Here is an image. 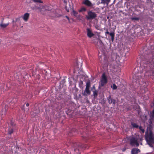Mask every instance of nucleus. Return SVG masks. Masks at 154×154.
<instances>
[{
    "mask_svg": "<svg viewBox=\"0 0 154 154\" xmlns=\"http://www.w3.org/2000/svg\"><path fill=\"white\" fill-rule=\"evenodd\" d=\"M152 58H150L148 61H144L143 63L146 66H144V67H147L149 66L150 68H152V66H154V62L153 61Z\"/></svg>",
    "mask_w": 154,
    "mask_h": 154,
    "instance_id": "nucleus-7",
    "label": "nucleus"
},
{
    "mask_svg": "<svg viewBox=\"0 0 154 154\" xmlns=\"http://www.w3.org/2000/svg\"><path fill=\"white\" fill-rule=\"evenodd\" d=\"M78 14V13L74 10H73L72 11V14L74 15V16L75 17H77V14Z\"/></svg>",
    "mask_w": 154,
    "mask_h": 154,
    "instance_id": "nucleus-26",
    "label": "nucleus"
},
{
    "mask_svg": "<svg viewBox=\"0 0 154 154\" xmlns=\"http://www.w3.org/2000/svg\"><path fill=\"white\" fill-rule=\"evenodd\" d=\"M9 24V23L7 24H0V26L3 28H5Z\"/></svg>",
    "mask_w": 154,
    "mask_h": 154,
    "instance_id": "nucleus-25",
    "label": "nucleus"
},
{
    "mask_svg": "<svg viewBox=\"0 0 154 154\" xmlns=\"http://www.w3.org/2000/svg\"><path fill=\"white\" fill-rule=\"evenodd\" d=\"M42 8H44V9H45V11H49L51 10V9L50 8L47 6V5H44V6H42Z\"/></svg>",
    "mask_w": 154,
    "mask_h": 154,
    "instance_id": "nucleus-21",
    "label": "nucleus"
},
{
    "mask_svg": "<svg viewBox=\"0 0 154 154\" xmlns=\"http://www.w3.org/2000/svg\"><path fill=\"white\" fill-rule=\"evenodd\" d=\"M18 18H16V21H17L18 20Z\"/></svg>",
    "mask_w": 154,
    "mask_h": 154,
    "instance_id": "nucleus-37",
    "label": "nucleus"
},
{
    "mask_svg": "<svg viewBox=\"0 0 154 154\" xmlns=\"http://www.w3.org/2000/svg\"><path fill=\"white\" fill-rule=\"evenodd\" d=\"M131 125L132 126L133 128H137L139 127V126L138 125H137V124L136 123H135L134 122H131Z\"/></svg>",
    "mask_w": 154,
    "mask_h": 154,
    "instance_id": "nucleus-19",
    "label": "nucleus"
},
{
    "mask_svg": "<svg viewBox=\"0 0 154 154\" xmlns=\"http://www.w3.org/2000/svg\"><path fill=\"white\" fill-rule=\"evenodd\" d=\"M26 105L27 106H29V103H27Z\"/></svg>",
    "mask_w": 154,
    "mask_h": 154,
    "instance_id": "nucleus-35",
    "label": "nucleus"
},
{
    "mask_svg": "<svg viewBox=\"0 0 154 154\" xmlns=\"http://www.w3.org/2000/svg\"><path fill=\"white\" fill-rule=\"evenodd\" d=\"M3 84H1V85H0V87H1V86H2V88H0L1 89H2L3 88Z\"/></svg>",
    "mask_w": 154,
    "mask_h": 154,
    "instance_id": "nucleus-33",
    "label": "nucleus"
},
{
    "mask_svg": "<svg viewBox=\"0 0 154 154\" xmlns=\"http://www.w3.org/2000/svg\"><path fill=\"white\" fill-rule=\"evenodd\" d=\"M145 138L147 143L152 146V144L154 143V134H153L150 128H147L145 135Z\"/></svg>",
    "mask_w": 154,
    "mask_h": 154,
    "instance_id": "nucleus-2",
    "label": "nucleus"
},
{
    "mask_svg": "<svg viewBox=\"0 0 154 154\" xmlns=\"http://www.w3.org/2000/svg\"><path fill=\"white\" fill-rule=\"evenodd\" d=\"M110 33L107 30L106 32H105V34H109Z\"/></svg>",
    "mask_w": 154,
    "mask_h": 154,
    "instance_id": "nucleus-34",
    "label": "nucleus"
},
{
    "mask_svg": "<svg viewBox=\"0 0 154 154\" xmlns=\"http://www.w3.org/2000/svg\"><path fill=\"white\" fill-rule=\"evenodd\" d=\"M86 11V9L85 8H82L80 9L79 11V12H82L83 11Z\"/></svg>",
    "mask_w": 154,
    "mask_h": 154,
    "instance_id": "nucleus-28",
    "label": "nucleus"
},
{
    "mask_svg": "<svg viewBox=\"0 0 154 154\" xmlns=\"http://www.w3.org/2000/svg\"><path fill=\"white\" fill-rule=\"evenodd\" d=\"M139 129L141 131L142 133H144L145 132V130L143 128L142 126H139Z\"/></svg>",
    "mask_w": 154,
    "mask_h": 154,
    "instance_id": "nucleus-30",
    "label": "nucleus"
},
{
    "mask_svg": "<svg viewBox=\"0 0 154 154\" xmlns=\"http://www.w3.org/2000/svg\"><path fill=\"white\" fill-rule=\"evenodd\" d=\"M29 14L28 13H26L24 14L22 16V18L25 22L27 21L29 17Z\"/></svg>",
    "mask_w": 154,
    "mask_h": 154,
    "instance_id": "nucleus-9",
    "label": "nucleus"
},
{
    "mask_svg": "<svg viewBox=\"0 0 154 154\" xmlns=\"http://www.w3.org/2000/svg\"><path fill=\"white\" fill-rule=\"evenodd\" d=\"M91 92L89 90V88H85V91L83 93V95L85 96H87L88 95L90 94Z\"/></svg>",
    "mask_w": 154,
    "mask_h": 154,
    "instance_id": "nucleus-12",
    "label": "nucleus"
},
{
    "mask_svg": "<svg viewBox=\"0 0 154 154\" xmlns=\"http://www.w3.org/2000/svg\"><path fill=\"white\" fill-rule=\"evenodd\" d=\"M133 79L134 80L133 81H134L135 82L139 84L140 80L139 79V78L137 77V79H136V77L135 76H133Z\"/></svg>",
    "mask_w": 154,
    "mask_h": 154,
    "instance_id": "nucleus-20",
    "label": "nucleus"
},
{
    "mask_svg": "<svg viewBox=\"0 0 154 154\" xmlns=\"http://www.w3.org/2000/svg\"><path fill=\"white\" fill-rule=\"evenodd\" d=\"M97 93H98V91L96 90H95L94 91H93V94L94 97L95 98L97 97V95H98Z\"/></svg>",
    "mask_w": 154,
    "mask_h": 154,
    "instance_id": "nucleus-22",
    "label": "nucleus"
},
{
    "mask_svg": "<svg viewBox=\"0 0 154 154\" xmlns=\"http://www.w3.org/2000/svg\"><path fill=\"white\" fill-rule=\"evenodd\" d=\"M110 35L111 36V39L112 41H113L114 40V36H115V32H110L109 33Z\"/></svg>",
    "mask_w": 154,
    "mask_h": 154,
    "instance_id": "nucleus-18",
    "label": "nucleus"
},
{
    "mask_svg": "<svg viewBox=\"0 0 154 154\" xmlns=\"http://www.w3.org/2000/svg\"><path fill=\"white\" fill-rule=\"evenodd\" d=\"M81 83H82H82H83V82H82L81 81Z\"/></svg>",
    "mask_w": 154,
    "mask_h": 154,
    "instance_id": "nucleus-38",
    "label": "nucleus"
},
{
    "mask_svg": "<svg viewBox=\"0 0 154 154\" xmlns=\"http://www.w3.org/2000/svg\"><path fill=\"white\" fill-rule=\"evenodd\" d=\"M97 17V14L92 11H89L88 12V15L86 16V18L88 20L93 19Z\"/></svg>",
    "mask_w": 154,
    "mask_h": 154,
    "instance_id": "nucleus-5",
    "label": "nucleus"
},
{
    "mask_svg": "<svg viewBox=\"0 0 154 154\" xmlns=\"http://www.w3.org/2000/svg\"><path fill=\"white\" fill-rule=\"evenodd\" d=\"M111 87L113 90L116 89L117 88V87L115 84H113L112 86Z\"/></svg>",
    "mask_w": 154,
    "mask_h": 154,
    "instance_id": "nucleus-29",
    "label": "nucleus"
},
{
    "mask_svg": "<svg viewBox=\"0 0 154 154\" xmlns=\"http://www.w3.org/2000/svg\"><path fill=\"white\" fill-rule=\"evenodd\" d=\"M110 1V0H101V2L100 3L103 4H106V5L107 6Z\"/></svg>",
    "mask_w": 154,
    "mask_h": 154,
    "instance_id": "nucleus-16",
    "label": "nucleus"
},
{
    "mask_svg": "<svg viewBox=\"0 0 154 154\" xmlns=\"http://www.w3.org/2000/svg\"><path fill=\"white\" fill-rule=\"evenodd\" d=\"M143 140L142 137L139 135L130 137L128 139L130 145L136 147L138 146L140 144L141 145H142V142Z\"/></svg>",
    "mask_w": 154,
    "mask_h": 154,
    "instance_id": "nucleus-1",
    "label": "nucleus"
},
{
    "mask_svg": "<svg viewBox=\"0 0 154 154\" xmlns=\"http://www.w3.org/2000/svg\"><path fill=\"white\" fill-rule=\"evenodd\" d=\"M91 86L90 82V81H88L87 82L86 85V88H89Z\"/></svg>",
    "mask_w": 154,
    "mask_h": 154,
    "instance_id": "nucleus-23",
    "label": "nucleus"
},
{
    "mask_svg": "<svg viewBox=\"0 0 154 154\" xmlns=\"http://www.w3.org/2000/svg\"><path fill=\"white\" fill-rule=\"evenodd\" d=\"M108 100L109 101V104H111L112 103V104L114 105H115V100L112 99L110 96H109L108 98Z\"/></svg>",
    "mask_w": 154,
    "mask_h": 154,
    "instance_id": "nucleus-15",
    "label": "nucleus"
},
{
    "mask_svg": "<svg viewBox=\"0 0 154 154\" xmlns=\"http://www.w3.org/2000/svg\"><path fill=\"white\" fill-rule=\"evenodd\" d=\"M126 149V148H124L122 149V152H124L125 151Z\"/></svg>",
    "mask_w": 154,
    "mask_h": 154,
    "instance_id": "nucleus-31",
    "label": "nucleus"
},
{
    "mask_svg": "<svg viewBox=\"0 0 154 154\" xmlns=\"http://www.w3.org/2000/svg\"><path fill=\"white\" fill-rule=\"evenodd\" d=\"M131 19L132 20H138L139 19V18L138 17H131Z\"/></svg>",
    "mask_w": 154,
    "mask_h": 154,
    "instance_id": "nucleus-27",
    "label": "nucleus"
},
{
    "mask_svg": "<svg viewBox=\"0 0 154 154\" xmlns=\"http://www.w3.org/2000/svg\"><path fill=\"white\" fill-rule=\"evenodd\" d=\"M17 99L16 98H14L12 99V100L10 102V105L13 106L14 104L17 102Z\"/></svg>",
    "mask_w": 154,
    "mask_h": 154,
    "instance_id": "nucleus-13",
    "label": "nucleus"
},
{
    "mask_svg": "<svg viewBox=\"0 0 154 154\" xmlns=\"http://www.w3.org/2000/svg\"><path fill=\"white\" fill-rule=\"evenodd\" d=\"M83 3L89 7L91 6L92 5L91 3L89 0H85L84 2Z\"/></svg>",
    "mask_w": 154,
    "mask_h": 154,
    "instance_id": "nucleus-14",
    "label": "nucleus"
},
{
    "mask_svg": "<svg viewBox=\"0 0 154 154\" xmlns=\"http://www.w3.org/2000/svg\"><path fill=\"white\" fill-rule=\"evenodd\" d=\"M140 152V150L137 148H133L131 151V154H137L139 152Z\"/></svg>",
    "mask_w": 154,
    "mask_h": 154,
    "instance_id": "nucleus-10",
    "label": "nucleus"
},
{
    "mask_svg": "<svg viewBox=\"0 0 154 154\" xmlns=\"http://www.w3.org/2000/svg\"><path fill=\"white\" fill-rule=\"evenodd\" d=\"M100 82V86L101 87L103 86L107 83V80L105 73H103L102 74Z\"/></svg>",
    "mask_w": 154,
    "mask_h": 154,
    "instance_id": "nucleus-6",
    "label": "nucleus"
},
{
    "mask_svg": "<svg viewBox=\"0 0 154 154\" xmlns=\"http://www.w3.org/2000/svg\"><path fill=\"white\" fill-rule=\"evenodd\" d=\"M149 120L150 122H151L154 120V108L152 112L150 113Z\"/></svg>",
    "mask_w": 154,
    "mask_h": 154,
    "instance_id": "nucleus-11",
    "label": "nucleus"
},
{
    "mask_svg": "<svg viewBox=\"0 0 154 154\" xmlns=\"http://www.w3.org/2000/svg\"><path fill=\"white\" fill-rule=\"evenodd\" d=\"M42 6H44L41 5H40V7H36V9L38 10L40 12H41L42 11V9H44V8H42Z\"/></svg>",
    "mask_w": 154,
    "mask_h": 154,
    "instance_id": "nucleus-24",
    "label": "nucleus"
},
{
    "mask_svg": "<svg viewBox=\"0 0 154 154\" xmlns=\"http://www.w3.org/2000/svg\"><path fill=\"white\" fill-rule=\"evenodd\" d=\"M14 120H11L10 122V124H9V127L8 128V134L10 135H11L12 133H13L14 130L15 128V124L14 122Z\"/></svg>",
    "mask_w": 154,
    "mask_h": 154,
    "instance_id": "nucleus-4",
    "label": "nucleus"
},
{
    "mask_svg": "<svg viewBox=\"0 0 154 154\" xmlns=\"http://www.w3.org/2000/svg\"><path fill=\"white\" fill-rule=\"evenodd\" d=\"M69 7H68L66 5L65 7V9L67 12H69V10L72 9L73 8L70 4L69 5Z\"/></svg>",
    "mask_w": 154,
    "mask_h": 154,
    "instance_id": "nucleus-17",
    "label": "nucleus"
},
{
    "mask_svg": "<svg viewBox=\"0 0 154 154\" xmlns=\"http://www.w3.org/2000/svg\"><path fill=\"white\" fill-rule=\"evenodd\" d=\"M86 31L87 35L88 37L91 38L94 35V34L92 32V30L91 28H87Z\"/></svg>",
    "mask_w": 154,
    "mask_h": 154,
    "instance_id": "nucleus-8",
    "label": "nucleus"
},
{
    "mask_svg": "<svg viewBox=\"0 0 154 154\" xmlns=\"http://www.w3.org/2000/svg\"><path fill=\"white\" fill-rule=\"evenodd\" d=\"M93 88H94H94H95V86H94H94H93Z\"/></svg>",
    "mask_w": 154,
    "mask_h": 154,
    "instance_id": "nucleus-36",
    "label": "nucleus"
},
{
    "mask_svg": "<svg viewBox=\"0 0 154 154\" xmlns=\"http://www.w3.org/2000/svg\"><path fill=\"white\" fill-rule=\"evenodd\" d=\"M73 146L74 148L75 152L78 154H80V149L85 147L84 145H82L79 143H74Z\"/></svg>",
    "mask_w": 154,
    "mask_h": 154,
    "instance_id": "nucleus-3",
    "label": "nucleus"
},
{
    "mask_svg": "<svg viewBox=\"0 0 154 154\" xmlns=\"http://www.w3.org/2000/svg\"><path fill=\"white\" fill-rule=\"evenodd\" d=\"M65 17L66 18L68 19V20H69V22L70 21H69V17L67 16H66Z\"/></svg>",
    "mask_w": 154,
    "mask_h": 154,
    "instance_id": "nucleus-32",
    "label": "nucleus"
}]
</instances>
